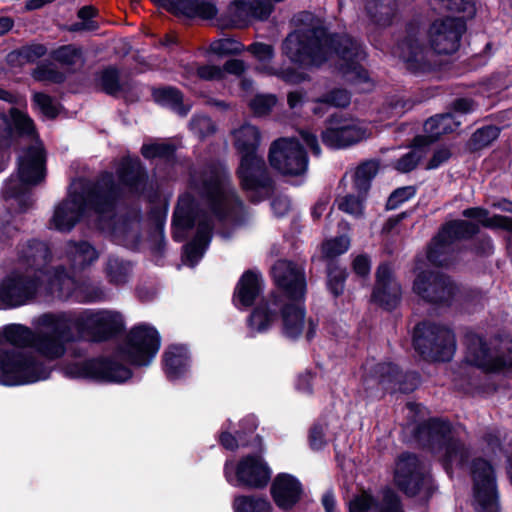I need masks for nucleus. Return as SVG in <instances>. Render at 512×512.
Returning <instances> with one entry per match:
<instances>
[{"label": "nucleus", "instance_id": "393cba45", "mask_svg": "<svg viewBox=\"0 0 512 512\" xmlns=\"http://www.w3.org/2000/svg\"><path fill=\"white\" fill-rule=\"evenodd\" d=\"M467 346V360L486 371L498 372L512 368V351L508 356H493L482 337L475 333H467L465 336Z\"/></svg>", "mask_w": 512, "mask_h": 512}, {"label": "nucleus", "instance_id": "603ef678", "mask_svg": "<svg viewBox=\"0 0 512 512\" xmlns=\"http://www.w3.org/2000/svg\"><path fill=\"white\" fill-rule=\"evenodd\" d=\"M185 366L186 355L183 348L173 347L165 353V367L170 376H178Z\"/></svg>", "mask_w": 512, "mask_h": 512}, {"label": "nucleus", "instance_id": "c85d7f7f", "mask_svg": "<svg viewBox=\"0 0 512 512\" xmlns=\"http://www.w3.org/2000/svg\"><path fill=\"white\" fill-rule=\"evenodd\" d=\"M375 278L372 300L387 309L396 307L401 299L402 290L395 280L390 266L386 263L380 264L376 270Z\"/></svg>", "mask_w": 512, "mask_h": 512}, {"label": "nucleus", "instance_id": "6e6d98bb", "mask_svg": "<svg viewBox=\"0 0 512 512\" xmlns=\"http://www.w3.org/2000/svg\"><path fill=\"white\" fill-rule=\"evenodd\" d=\"M350 241L346 236H339L327 240L322 244L323 258L328 260V263L335 261L334 259L343 254L349 247Z\"/></svg>", "mask_w": 512, "mask_h": 512}, {"label": "nucleus", "instance_id": "423d86ee", "mask_svg": "<svg viewBox=\"0 0 512 512\" xmlns=\"http://www.w3.org/2000/svg\"><path fill=\"white\" fill-rule=\"evenodd\" d=\"M44 316L45 314H42L36 319V331L21 324H11L4 328V336L13 348L31 347L46 359L56 360L65 354L66 348L61 334L54 330L53 325L41 323Z\"/></svg>", "mask_w": 512, "mask_h": 512}, {"label": "nucleus", "instance_id": "49530a36", "mask_svg": "<svg viewBox=\"0 0 512 512\" xmlns=\"http://www.w3.org/2000/svg\"><path fill=\"white\" fill-rule=\"evenodd\" d=\"M436 9L447 13H461L459 18H473L476 14V7L473 0H432Z\"/></svg>", "mask_w": 512, "mask_h": 512}, {"label": "nucleus", "instance_id": "c756f323", "mask_svg": "<svg viewBox=\"0 0 512 512\" xmlns=\"http://www.w3.org/2000/svg\"><path fill=\"white\" fill-rule=\"evenodd\" d=\"M85 208L82 195L74 187V190L69 193L68 197L56 206L51 223L55 229L68 232L80 220Z\"/></svg>", "mask_w": 512, "mask_h": 512}, {"label": "nucleus", "instance_id": "a19ab883", "mask_svg": "<svg viewBox=\"0 0 512 512\" xmlns=\"http://www.w3.org/2000/svg\"><path fill=\"white\" fill-rule=\"evenodd\" d=\"M46 53L47 48L45 45L33 43L10 52L6 57V62L11 67H22L25 64L36 62L45 56Z\"/></svg>", "mask_w": 512, "mask_h": 512}, {"label": "nucleus", "instance_id": "ddd939ff", "mask_svg": "<svg viewBox=\"0 0 512 512\" xmlns=\"http://www.w3.org/2000/svg\"><path fill=\"white\" fill-rule=\"evenodd\" d=\"M232 470L237 487L248 490H262L271 480L272 471L261 455L252 453L243 456L238 461L235 469L229 467L228 462L224 466V475L228 483L233 484Z\"/></svg>", "mask_w": 512, "mask_h": 512}, {"label": "nucleus", "instance_id": "0e129e2a", "mask_svg": "<svg viewBox=\"0 0 512 512\" xmlns=\"http://www.w3.org/2000/svg\"><path fill=\"white\" fill-rule=\"evenodd\" d=\"M403 155L395 164V168L403 173H407L415 169L419 161L423 158L424 153L421 148H416Z\"/></svg>", "mask_w": 512, "mask_h": 512}, {"label": "nucleus", "instance_id": "e2e57ef3", "mask_svg": "<svg viewBox=\"0 0 512 512\" xmlns=\"http://www.w3.org/2000/svg\"><path fill=\"white\" fill-rule=\"evenodd\" d=\"M102 89L110 95L120 91L119 71L115 67H108L101 74Z\"/></svg>", "mask_w": 512, "mask_h": 512}, {"label": "nucleus", "instance_id": "ea45409f", "mask_svg": "<svg viewBox=\"0 0 512 512\" xmlns=\"http://www.w3.org/2000/svg\"><path fill=\"white\" fill-rule=\"evenodd\" d=\"M66 253L75 269H83L98 257L96 250L87 241H69Z\"/></svg>", "mask_w": 512, "mask_h": 512}, {"label": "nucleus", "instance_id": "b1692460", "mask_svg": "<svg viewBox=\"0 0 512 512\" xmlns=\"http://www.w3.org/2000/svg\"><path fill=\"white\" fill-rule=\"evenodd\" d=\"M394 479L399 490L406 496L414 497L419 494L425 475L416 454L404 452L398 457Z\"/></svg>", "mask_w": 512, "mask_h": 512}, {"label": "nucleus", "instance_id": "5fc2aeb1", "mask_svg": "<svg viewBox=\"0 0 512 512\" xmlns=\"http://www.w3.org/2000/svg\"><path fill=\"white\" fill-rule=\"evenodd\" d=\"M366 195L356 191V194L349 193L339 197L337 199L338 209L354 216H360L363 213V201Z\"/></svg>", "mask_w": 512, "mask_h": 512}, {"label": "nucleus", "instance_id": "4468645a", "mask_svg": "<svg viewBox=\"0 0 512 512\" xmlns=\"http://www.w3.org/2000/svg\"><path fill=\"white\" fill-rule=\"evenodd\" d=\"M363 368L366 373V389L372 388L374 384H377L383 390L390 393H410L416 389L419 383L417 374L402 373L398 366L391 363L373 364L366 362Z\"/></svg>", "mask_w": 512, "mask_h": 512}, {"label": "nucleus", "instance_id": "f704fd0d", "mask_svg": "<svg viewBox=\"0 0 512 512\" xmlns=\"http://www.w3.org/2000/svg\"><path fill=\"white\" fill-rule=\"evenodd\" d=\"M233 145L241 158L256 157L260 145L261 134L256 126L244 123L232 132Z\"/></svg>", "mask_w": 512, "mask_h": 512}, {"label": "nucleus", "instance_id": "2eb2a0df", "mask_svg": "<svg viewBox=\"0 0 512 512\" xmlns=\"http://www.w3.org/2000/svg\"><path fill=\"white\" fill-rule=\"evenodd\" d=\"M268 160L272 168L288 176H299L307 170V154L295 139L280 138L272 142Z\"/></svg>", "mask_w": 512, "mask_h": 512}, {"label": "nucleus", "instance_id": "1a4fd4ad", "mask_svg": "<svg viewBox=\"0 0 512 512\" xmlns=\"http://www.w3.org/2000/svg\"><path fill=\"white\" fill-rule=\"evenodd\" d=\"M78 193L82 195L86 208L93 210L102 217L111 218L122 189L116 182L112 172L103 171L95 179H79L74 183Z\"/></svg>", "mask_w": 512, "mask_h": 512}, {"label": "nucleus", "instance_id": "de8ad7c7", "mask_svg": "<svg viewBox=\"0 0 512 512\" xmlns=\"http://www.w3.org/2000/svg\"><path fill=\"white\" fill-rule=\"evenodd\" d=\"M500 129L494 125H487L477 129L468 140L466 147L470 152H476L489 146L499 136Z\"/></svg>", "mask_w": 512, "mask_h": 512}, {"label": "nucleus", "instance_id": "7c9ffc66", "mask_svg": "<svg viewBox=\"0 0 512 512\" xmlns=\"http://www.w3.org/2000/svg\"><path fill=\"white\" fill-rule=\"evenodd\" d=\"M116 173L130 192L141 194L147 186L148 175L138 157L125 156L115 162Z\"/></svg>", "mask_w": 512, "mask_h": 512}, {"label": "nucleus", "instance_id": "dca6fc26", "mask_svg": "<svg viewBox=\"0 0 512 512\" xmlns=\"http://www.w3.org/2000/svg\"><path fill=\"white\" fill-rule=\"evenodd\" d=\"M412 291L427 303L450 305L458 288L449 276L426 270L416 275Z\"/></svg>", "mask_w": 512, "mask_h": 512}, {"label": "nucleus", "instance_id": "79ce46f5", "mask_svg": "<svg viewBox=\"0 0 512 512\" xmlns=\"http://www.w3.org/2000/svg\"><path fill=\"white\" fill-rule=\"evenodd\" d=\"M260 293V283L258 276L252 271H246L236 290V297L243 306H251Z\"/></svg>", "mask_w": 512, "mask_h": 512}, {"label": "nucleus", "instance_id": "c9c22d12", "mask_svg": "<svg viewBox=\"0 0 512 512\" xmlns=\"http://www.w3.org/2000/svg\"><path fill=\"white\" fill-rule=\"evenodd\" d=\"M455 253V245L452 243L447 236L440 237V231L431 240L427 248V259L428 261L438 267L449 266Z\"/></svg>", "mask_w": 512, "mask_h": 512}, {"label": "nucleus", "instance_id": "774afa93", "mask_svg": "<svg viewBox=\"0 0 512 512\" xmlns=\"http://www.w3.org/2000/svg\"><path fill=\"white\" fill-rule=\"evenodd\" d=\"M376 505L377 501L372 495H357L349 502V512H369Z\"/></svg>", "mask_w": 512, "mask_h": 512}, {"label": "nucleus", "instance_id": "6e6552de", "mask_svg": "<svg viewBox=\"0 0 512 512\" xmlns=\"http://www.w3.org/2000/svg\"><path fill=\"white\" fill-rule=\"evenodd\" d=\"M452 425L443 418H426L417 423L411 431L414 443L430 453L444 451L443 463L445 468L451 467V460L461 450L460 441L451 436Z\"/></svg>", "mask_w": 512, "mask_h": 512}, {"label": "nucleus", "instance_id": "72a5a7b5", "mask_svg": "<svg viewBox=\"0 0 512 512\" xmlns=\"http://www.w3.org/2000/svg\"><path fill=\"white\" fill-rule=\"evenodd\" d=\"M167 10L189 18L213 19L217 15L216 6L207 0H171Z\"/></svg>", "mask_w": 512, "mask_h": 512}, {"label": "nucleus", "instance_id": "3c124183", "mask_svg": "<svg viewBox=\"0 0 512 512\" xmlns=\"http://www.w3.org/2000/svg\"><path fill=\"white\" fill-rule=\"evenodd\" d=\"M155 100L171 105L180 115H186L188 107L183 105V95L175 88H162L154 91Z\"/></svg>", "mask_w": 512, "mask_h": 512}, {"label": "nucleus", "instance_id": "c03bdc74", "mask_svg": "<svg viewBox=\"0 0 512 512\" xmlns=\"http://www.w3.org/2000/svg\"><path fill=\"white\" fill-rule=\"evenodd\" d=\"M380 163L378 160H367L358 165L355 169L353 182L356 191L367 194L371 181L379 171Z\"/></svg>", "mask_w": 512, "mask_h": 512}, {"label": "nucleus", "instance_id": "9d476101", "mask_svg": "<svg viewBox=\"0 0 512 512\" xmlns=\"http://www.w3.org/2000/svg\"><path fill=\"white\" fill-rule=\"evenodd\" d=\"M394 54L403 62L405 68L414 74L429 73L439 66L431 46L426 43L425 35L415 24L407 26L405 36L394 48Z\"/></svg>", "mask_w": 512, "mask_h": 512}, {"label": "nucleus", "instance_id": "680f3d73", "mask_svg": "<svg viewBox=\"0 0 512 512\" xmlns=\"http://www.w3.org/2000/svg\"><path fill=\"white\" fill-rule=\"evenodd\" d=\"M107 275L112 283L123 284L127 281L128 266L117 258H110L107 263Z\"/></svg>", "mask_w": 512, "mask_h": 512}, {"label": "nucleus", "instance_id": "4d7b16f0", "mask_svg": "<svg viewBox=\"0 0 512 512\" xmlns=\"http://www.w3.org/2000/svg\"><path fill=\"white\" fill-rule=\"evenodd\" d=\"M141 153L147 159L158 157L167 161H172L175 157V146L169 143L143 145Z\"/></svg>", "mask_w": 512, "mask_h": 512}, {"label": "nucleus", "instance_id": "9b49d317", "mask_svg": "<svg viewBox=\"0 0 512 512\" xmlns=\"http://www.w3.org/2000/svg\"><path fill=\"white\" fill-rule=\"evenodd\" d=\"M413 344L415 350L429 361H450L456 349L454 333L445 326L430 322L417 324Z\"/></svg>", "mask_w": 512, "mask_h": 512}, {"label": "nucleus", "instance_id": "e433bc0d", "mask_svg": "<svg viewBox=\"0 0 512 512\" xmlns=\"http://www.w3.org/2000/svg\"><path fill=\"white\" fill-rule=\"evenodd\" d=\"M21 259L24 264L34 271L41 272L51 260V252L46 243L32 240L21 250Z\"/></svg>", "mask_w": 512, "mask_h": 512}, {"label": "nucleus", "instance_id": "a211bd4d", "mask_svg": "<svg viewBox=\"0 0 512 512\" xmlns=\"http://www.w3.org/2000/svg\"><path fill=\"white\" fill-rule=\"evenodd\" d=\"M463 18L444 17L436 19L429 27V44L434 55H451L460 47V41L466 32Z\"/></svg>", "mask_w": 512, "mask_h": 512}, {"label": "nucleus", "instance_id": "aec40b11", "mask_svg": "<svg viewBox=\"0 0 512 512\" xmlns=\"http://www.w3.org/2000/svg\"><path fill=\"white\" fill-rule=\"evenodd\" d=\"M236 174L245 191L257 192L260 198L270 197L274 191V181L261 156L240 158Z\"/></svg>", "mask_w": 512, "mask_h": 512}, {"label": "nucleus", "instance_id": "20e7f679", "mask_svg": "<svg viewBox=\"0 0 512 512\" xmlns=\"http://www.w3.org/2000/svg\"><path fill=\"white\" fill-rule=\"evenodd\" d=\"M299 21L302 26L283 40V54L294 64L320 66L329 57L327 30L320 19L308 12L301 13Z\"/></svg>", "mask_w": 512, "mask_h": 512}, {"label": "nucleus", "instance_id": "8fccbe9b", "mask_svg": "<svg viewBox=\"0 0 512 512\" xmlns=\"http://www.w3.org/2000/svg\"><path fill=\"white\" fill-rule=\"evenodd\" d=\"M276 317V310H272L268 303H261L253 310L249 318L250 326L259 332L264 331Z\"/></svg>", "mask_w": 512, "mask_h": 512}, {"label": "nucleus", "instance_id": "f257e3e1", "mask_svg": "<svg viewBox=\"0 0 512 512\" xmlns=\"http://www.w3.org/2000/svg\"><path fill=\"white\" fill-rule=\"evenodd\" d=\"M189 188L205 199L221 222L241 225L245 222L243 202L231 184L227 168L220 163L190 167Z\"/></svg>", "mask_w": 512, "mask_h": 512}, {"label": "nucleus", "instance_id": "09e8293b", "mask_svg": "<svg viewBox=\"0 0 512 512\" xmlns=\"http://www.w3.org/2000/svg\"><path fill=\"white\" fill-rule=\"evenodd\" d=\"M257 418H240L237 428H234V433L238 435L242 447L255 446L261 443L262 437L256 434L255 431L258 427Z\"/></svg>", "mask_w": 512, "mask_h": 512}, {"label": "nucleus", "instance_id": "412c9836", "mask_svg": "<svg viewBox=\"0 0 512 512\" xmlns=\"http://www.w3.org/2000/svg\"><path fill=\"white\" fill-rule=\"evenodd\" d=\"M329 54L335 51L340 61L338 69L348 80L366 79V71L360 65L365 57L360 45L348 35H328Z\"/></svg>", "mask_w": 512, "mask_h": 512}, {"label": "nucleus", "instance_id": "69168bd1", "mask_svg": "<svg viewBox=\"0 0 512 512\" xmlns=\"http://www.w3.org/2000/svg\"><path fill=\"white\" fill-rule=\"evenodd\" d=\"M210 50L217 55H236L241 53L243 47L233 39H219L210 45Z\"/></svg>", "mask_w": 512, "mask_h": 512}, {"label": "nucleus", "instance_id": "0eeeda50", "mask_svg": "<svg viewBox=\"0 0 512 512\" xmlns=\"http://www.w3.org/2000/svg\"><path fill=\"white\" fill-rule=\"evenodd\" d=\"M49 369L30 350L7 348L0 351V381L5 385L33 383L48 378Z\"/></svg>", "mask_w": 512, "mask_h": 512}, {"label": "nucleus", "instance_id": "bf43d9fd", "mask_svg": "<svg viewBox=\"0 0 512 512\" xmlns=\"http://www.w3.org/2000/svg\"><path fill=\"white\" fill-rule=\"evenodd\" d=\"M277 99L272 94L255 95L249 102V107L256 116L269 114L275 106Z\"/></svg>", "mask_w": 512, "mask_h": 512}, {"label": "nucleus", "instance_id": "f03ea898", "mask_svg": "<svg viewBox=\"0 0 512 512\" xmlns=\"http://www.w3.org/2000/svg\"><path fill=\"white\" fill-rule=\"evenodd\" d=\"M19 121L27 125L22 132L21 139L26 140V145H19L22 153L18 157V179H10L4 188V196L14 199L16 210L26 212L33 205L31 189L42 183L46 176V150L35 126L24 118Z\"/></svg>", "mask_w": 512, "mask_h": 512}, {"label": "nucleus", "instance_id": "338daca9", "mask_svg": "<svg viewBox=\"0 0 512 512\" xmlns=\"http://www.w3.org/2000/svg\"><path fill=\"white\" fill-rule=\"evenodd\" d=\"M317 102L344 108L350 104V94L345 89H335L321 96Z\"/></svg>", "mask_w": 512, "mask_h": 512}, {"label": "nucleus", "instance_id": "f3484780", "mask_svg": "<svg viewBox=\"0 0 512 512\" xmlns=\"http://www.w3.org/2000/svg\"><path fill=\"white\" fill-rule=\"evenodd\" d=\"M159 348V337L155 329L140 325L127 335L120 347L121 358L135 365H147Z\"/></svg>", "mask_w": 512, "mask_h": 512}, {"label": "nucleus", "instance_id": "13d9d810", "mask_svg": "<svg viewBox=\"0 0 512 512\" xmlns=\"http://www.w3.org/2000/svg\"><path fill=\"white\" fill-rule=\"evenodd\" d=\"M32 76L36 81L50 82L60 84L65 81V74L54 67L52 64H42L37 66Z\"/></svg>", "mask_w": 512, "mask_h": 512}, {"label": "nucleus", "instance_id": "6ab92c4d", "mask_svg": "<svg viewBox=\"0 0 512 512\" xmlns=\"http://www.w3.org/2000/svg\"><path fill=\"white\" fill-rule=\"evenodd\" d=\"M39 286L37 274L13 272L0 283V302L5 308L24 305L35 298Z\"/></svg>", "mask_w": 512, "mask_h": 512}, {"label": "nucleus", "instance_id": "2f4dec72", "mask_svg": "<svg viewBox=\"0 0 512 512\" xmlns=\"http://www.w3.org/2000/svg\"><path fill=\"white\" fill-rule=\"evenodd\" d=\"M140 220V213L136 210L121 216L112 227L115 241L130 249H135L140 241Z\"/></svg>", "mask_w": 512, "mask_h": 512}, {"label": "nucleus", "instance_id": "39448f33", "mask_svg": "<svg viewBox=\"0 0 512 512\" xmlns=\"http://www.w3.org/2000/svg\"><path fill=\"white\" fill-rule=\"evenodd\" d=\"M175 238L182 240L184 232L197 227L194 239L185 245L184 261L193 266L203 255L208 246L212 231L213 220L210 214L201 209L190 194H184L178 199L173 215Z\"/></svg>", "mask_w": 512, "mask_h": 512}, {"label": "nucleus", "instance_id": "a18cd8bd", "mask_svg": "<svg viewBox=\"0 0 512 512\" xmlns=\"http://www.w3.org/2000/svg\"><path fill=\"white\" fill-rule=\"evenodd\" d=\"M234 512H272V505L266 497L237 495L232 503Z\"/></svg>", "mask_w": 512, "mask_h": 512}, {"label": "nucleus", "instance_id": "4be33fe9", "mask_svg": "<svg viewBox=\"0 0 512 512\" xmlns=\"http://www.w3.org/2000/svg\"><path fill=\"white\" fill-rule=\"evenodd\" d=\"M66 373L72 377L109 382H123L131 377V371L127 367L108 358H96L72 364L66 368Z\"/></svg>", "mask_w": 512, "mask_h": 512}, {"label": "nucleus", "instance_id": "7ed1b4c3", "mask_svg": "<svg viewBox=\"0 0 512 512\" xmlns=\"http://www.w3.org/2000/svg\"><path fill=\"white\" fill-rule=\"evenodd\" d=\"M41 323L53 325L61 334L64 347L79 339L100 342L118 333L123 326L119 313L111 311L72 313H45Z\"/></svg>", "mask_w": 512, "mask_h": 512}, {"label": "nucleus", "instance_id": "4c0bfd02", "mask_svg": "<svg viewBox=\"0 0 512 512\" xmlns=\"http://www.w3.org/2000/svg\"><path fill=\"white\" fill-rule=\"evenodd\" d=\"M283 332L290 338L298 337L304 328L305 313L297 303L281 304Z\"/></svg>", "mask_w": 512, "mask_h": 512}, {"label": "nucleus", "instance_id": "cd10ccee", "mask_svg": "<svg viewBox=\"0 0 512 512\" xmlns=\"http://www.w3.org/2000/svg\"><path fill=\"white\" fill-rule=\"evenodd\" d=\"M26 119L31 126H35L32 119L16 108L10 110V117L0 113V151H3L2 159L8 160L10 154L7 151L10 147L17 148L19 145H26V140L21 139L22 132H25L26 124L20 120Z\"/></svg>", "mask_w": 512, "mask_h": 512}, {"label": "nucleus", "instance_id": "f8f14e48", "mask_svg": "<svg viewBox=\"0 0 512 512\" xmlns=\"http://www.w3.org/2000/svg\"><path fill=\"white\" fill-rule=\"evenodd\" d=\"M473 495L479 512H499L500 494L496 471L492 463L483 457H475L470 464Z\"/></svg>", "mask_w": 512, "mask_h": 512}, {"label": "nucleus", "instance_id": "37998d69", "mask_svg": "<svg viewBox=\"0 0 512 512\" xmlns=\"http://www.w3.org/2000/svg\"><path fill=\"white\" fill-rule=\"evenodd\" d=\"M478 232L479 226L476 223L466 220H453L440 229V237L447 236L455 245L456 241L470 239Z\"/></svg>", "mask_w": 512, "mask_h": 512}, {"label": "nucleus", "instance_id": "5701e85b", "mask_svg": "<svg viewBox=\"0 0 512 512\" xmlns=\"http://www.w3.org/2000/svg\"><path fill=\"white\" fill-rule=\"evenodd\" d=\"M330 127L322 132V141L329 147L342 148L353 145L368 137V131L355 120H347L333 115L329 118Z\"/></svg>", "mask_w": 512, "mask_h": 512}, {"label": "nucleus", "instance_id": "473e14b6", "mask_svg": "<svg viewBox=\"0 0 512 512\" xmlns=\"http://www.w3.org/2000/svg\"><path fill=\"white\" fill-rule=\"evenodd\" d=\"M457 123L450 113L436 115L429 118L424 124L425 135H418L413 139V147L423 148L438 141L442 135L454 131Z\"/></svg>", "mask_w": 512, "mask_h": 512}, {"label": "nucleus", "instance_id": "864d4df0", "mask_svg": "<svg viewBox=\"0 0 512 512\" xmlns=\"http://www.w3.org/2000/svg\"><path fill=\"white\" fill-rule=\"evenodd\" d=\"M328 286L334 296H339L344 291V282L347 277V272L341 268L336 261L328 263L327 268Z\"/></svg>", "mask_w": 512, "mask_h": 512}, {"label": "nucleus", "instance_id": "052dcab7", "mask_svg": "<svg viewBox=\"0 0 512 512\" xmlns=\"http://www.w3.org/2000/svg\"><path fill=\"white\" fill-rule=\"evenodd\" d=\"M52 57L57 62L65 65H74L82 57V50L74 45L61 46L52 52Z\"/></svg>", "mask_w": 512, "mask_h": 512}, {"label": "nucleus", "instance_id": "a878e982", "mask_svg": "<svg viewBox=\"0 0 512 512\" xmlns=\"http://www.w3.org/2000/svg\"><path fill=\"white\" fill-rule=\"evenodd\" d=\"M276 285L292 301L301 300L304 297L306 281L303 269L296 263L280 259L271 269Z\"/></svg>", "mask_w": 512, "mask_h": 512}, {"label": "nucleus", "instance_id": "58836bf2", "mask_svg": "<svg viewBox=\"0 0 512 512\" xmlns=\"http://www.w3.org/2000/svg\"><path fill=\"white\" fill-rule=\"evenodd\" d=\"M365 10L369 19L377 26L392 24L396 13L395 0H365Z\"/></svg>", "mask_w": 512, "mask_h": 512}, {"label": "nucleus", "instance_id": "bb28decb", "mask_svg": "<svg viewBox=\"0 0 512 512\" xmlns=\"http://www.w3.org/2000/svg\"><path fill=\"white\" fill-rule=\"evenodd\" d=\"M270 494L275 505L281 511L288 512L301 501L304 488L296 476L279 473L271 483Z\"/></svg>", "mask_w": 512, "mask_h": 512}]
</instances>
